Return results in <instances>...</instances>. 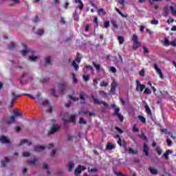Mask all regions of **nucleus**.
<instances>
[{
    "instance_id": "39448f33",
    "label": "nucleus",
    "mask_w": 176,
    "mask_h": 176,
    "mask_svg": "<svg viewBox=\"0 0 176 176\" xmlns=\"http://www.w3.org/2000/svg\"><path fill=\"white\" fill-rule=\"evenodd\" d=\"M86 170V166L79 165L77 168L74 170V174L76 175H79V174H81L82 171H85Z\"/></svg>"
},
{
    "instance_id": "f03ea898",
    "label": "nucleus",
    "mask_w": 176,
    "mask_h": 176,
    "mask_svg": "<svg viewBox=\"0 0 176 176\" xmlns=\"http://www.w3.org/2000/svg\"><path fill=\"white\" fill-rule=\"evenodd\" d=\"M62 119L65 123H67L68 122H70L71 123H76V114H73L69 116L68 118V114L67 113H62L61 114Z\"/></svg>"
},
{
    "instance_id": "aec40b11",
    "label": "nucleus",
    "mask_w": 176,
    "mask_h": 176,
    "mask_svg": "<svg viewBox=\"0 0 176 176\" xmlns=\"http://www.w3.org/2000/svg\"><path fill=\"white\" fill-rule=\"evenodd\" d=\"M16 119V116H12L8 118L7 122L8 123L10 124V123H14V120Z\"/></svg>"
},
{
    "instance_id": "423d86ee",
    "label": "nucleus",
    "mask_w": 176,
    "mask_h": 176,
    "mask_svg": "<svg viewBox=\"0 0 176 176\" xmlns=\"http://www.w3.org/2000/svg\"><path fill=\"white\" fill-rule=\"evenodd\" d=\"M111 89H110V92L111 93V94L115 95L116 94V87H118V82H116V81H113L111 84Z\"/></svg>"
},
{
    "instance_id": "e433bc0d",
    "label": "nucleus",
    "mask_w": 176,
    "mask_h": 176,
    "mask_svg": "<svg viewBox=\"0 0 176 176\" xmlns=\"http://www.w3.org/2000/svg\"><path fill=\"white\" fill-rule=\"evenodd\" d=\"M132 41L135 43V45L138 43V36L135 34H133Z\"/></svg>"
},
{
    "instance_id": "0eeeda50",
    "label": "nucleus",
    "mask_w": 176,
    "mask_h": 176,
    "mask_svg": "<svg viewBox=\"0 0 176 176\" xmlns=\"http://www.w3.org/2000/svg\"><path fill=\"white\" fill-rule=\"evenodd\" d=\"M145 85H142L140 81L136 80V91H144V89H145Z\"/></svg>"
},
{
    "instance_id": "bb28decb",
    "label": "nucleus",
    "mask_w": 176,
    "mask_h": 176,
    "mask_svg": "<svg viewBox=\"0 0 176 176\" xmlns=\"http://www.w3.org/2000/svg\"><path fill=\"white\" fill-rule=\"evenodd\" d=\"M45 33V31L43 29H38L36 32V34L38 35L39 36H42V34Z\"/></svg>"
},
{
    "instance_id": "0e129e2a",
    "label": "nucleus",
    "mask_w": 176,
    "mask_h": 176,
    "mask_svg": "<svg viewBox=\"0 0 176 176\" xmlns=\"http://www.w3.org/2000/svg\"><path fill=\"white\" fill-rule=\"evenodd\" d=\"M166 142H167L168 146H171V145L173 144V141H171L170 139H167Z\"/></svg>"
},
{
    "instance_id": "9b49d317",
    "label": "nucleus",
    "mask_w": 176,
    "mask_h": 176,
    "mask_svg": "<svg viewBox=\"0 0 176 176\" xmlns=\"http://www.w3.org/2000/svg\"><path fill=\"white\" fill-rule=\"evenodd\" d=\"M60 129V126H57V125H54L50 131H48V134H54V133H56V131H58V130Z\"/></svg>"
},
{
    "instance_id": "680f3d73",
    "label": "nucleus",
    "mask_w": 176,
    "mask_h": 176,
    "mask_svg": "<svg viewBox=\"0 0 176 176\" xmlns=\"http://www.w3.org/2000/svg\"><path fill=\"white\" fill-rule=\"evenodd\" d=\"M29 164H35L36 163V159L32 160L28 162Z\"/></svg>"
},
{
    "instance_id": "052dcab7",
    "label": "nucleus",
    "mask_w": 176,
    "mask_h": 176,
    "mask_svg": "<svg viewBox=\"0 0 176 176\" xmlns=\"http://www.w3.org/2000/svg\"><path fill=\"white\" fill-rule=\"evenodd\" d=\"M115 129H116V130L117 131H118V133H120V134H123V130L120 129L119 127H118V126H116Z\"/></svg>"
},
{
    "instance_id": "412c9836",
    "label": "nucleus",
    "mask_w": 176,
    "mask_h": 176,
    "mask_svg": "<svg viewBox=\"0 0 176 176\" xmlns=\"http://www.w3.org/2000/svg\"><path fill=\"white\" fill-rule=\"evenodd\" d=\"M75 61H76V63H80V61H82V56L80 53L79 52L77 53Z\"/></svg>"
},
{
    "instance_id": "4be33fe9",
    "label": "nucleus",
    "mask_w": 176,
    "mask_h": 176,
    "mask_svg": "<svg viewBox=\"0 0 176 176\" xmlns=\"http://www.w3.org/2000/svg\"><path fill=\"white\" fill-rule=\"evenodd\" d=\"M72 65V67H74V69H76V71H78L79 69V65L76 63V60H73Z\"/></svg>"
},
{
    "instance_id": "1a4fd4ad",
    "label": "nucleus",
    "mask_w": 176,
    "mask_h": 176,
    "mask_svg": "<svg viewBox=\"0 0 176 176\" xmlns=\"http://www.w3.org/2000/svg\"><path fill=\"white\" fill-rule=\"evenodd\" d=\"M154 69H155L157 74H159L160 79H163V73L162 72V69L159 68L157 64L154 65Z\"/></svg>"
},
{
    "instance_id": "72a5a7b5",
    "label": "nucleus",
    "mask_w": 176,
    "mask_h": 176,
    "mask_svg": "<svg viewBox=\"0 0 176 176\" xmlns=\"http://www.w3.org/2000/svg\"><path fill=\"white\" fill-rule=\"evenodd\" d=\"M98 13L99 14H100V13H102V16H105V14H107V12H104V9L103 8H99L98 10Z\"/></svg>"
},
{
    "instance_id": "f704fd0d",
    "label": "nucleus",
    "mask_w": 176,
    "mask_h": 176,
    "mask_svg": "<svg viewBox=\"0 0 176 176\" xmlns=\"http://www.w3.org/2000/svg\"><path fill=\"white\" fill-rule=\"evenodd\" d=\"M86 96V94H85L84 91H81L80 94V100H82V101H85V96Z\"/></svg>"
},
{
    "instance_id": "b1692460",
    "label": "nucleus",
    "mask_w": 176,
    "mask_h": 176,
    "mask_svg": "<svg viewBox=\"0 0 176 176\" xmlns=\"http://www.w3.org/2000/svg\"><path fill=\"white\" fill-rule=\"evenodd\" d=\"M118 42H119L120 45H123V43L124 42V37H123L122 36H118Z\"/></svg>"
},
{
    "instance_id": "c756f323",
    "label": "nucleus",
    "mask_w": 176,
    "mask_h": 176,
    "mask_svg": "<svg viewBox=\"0 0 176 176\" xmlns=\"http://www.w3.org/2000/svg\"><path fill=\"white\" fill-rule=\"evenodd\" d=\"M109 71L111 72H112L113 74H116V72H118V70L116 69V67H113V66H111L109 67Z\"/></svg>"
},
{
    "instance_id": "7ed1b4c3",
    "label": "nucleus",
    "mask_w": 176,
    "mask_h": 176,
    "mask_svg": "<svg viewBox=\"0 0 176 176\" xmlns=\"http://www.w3.org/2000/svg\"><path fill=\"white\" fill-rule=\"evenodd\" d=\"M91 98L94 100V104H102L105 108H108V107H109V105L105 101L98 100L97 98L94 97V95H91Z\"/></svg>"
},
{
    "instance_id": "09e8293b",
    "label": "nucleus",
    "mask_w": 176,
    "mask_h": 176,
    "mask_svg": "<svg viewBox=\"0 0 176 176\" xmlns=\"http://www.w3.org/2000/svg\"><path fill=\"white\" fill-rule=\"evenodd\" d=\"M14 116H21V113L19 112L17 110H14Z\"/></svg>"
},
{
    "instance_id": "2eb2a0df",
    "label": "nucleus",
    "mask_w": 176,
    "mask_h": 176,
    "mask_svg": "<svg viewBox=\"0 0 176 176\" xmlns=\"http://www.w3.org/2000/svg\"><path fill=\"white\" fill-rule=\"evenodd\" d=\"M143 152L145 153V156L149 155V147L148 146V144H146V143H144Z\"/></svg>"
},
{
    "instance_id": "49530a36",
    "label": "nucleus",
    "mask_w": 176,
    "mask_h": 176,
    "mask_svg": "<svg viewBox=\"0 0 176 176\" xmlns=\"http://www.w3.org/2000/svg\"><path fill=\"white\" fill-rule=\"evenodd\" d=\"M133 131L135 132V133H138V131H140V130L138 129V127L137 126V124H134L133 126Z\"/></svg>"
},
{
    "instance_id": "a18cd8bd",
    "label": "nucleus",
    "mask_w": 176,
    "mask_h": 176,
    "mask_svg": "<svg viewBox=\"0 0 176 176\" xmlns=\"http://www.w3.org/2000/svg\"><path fill=\"white\" fill-rule=\"evenodd\" d=\"M156 152L157 153V154L159 155H162V153H163V151L162 150V148L160 147H157L156 148Z\"/></svg>"
},
{
    "instance_id": "20e7f679",
    "label": "nucleus",
    "mask_w": 176,
    "mask_h": 176,
    "mask_svg": "<svg viewBox=\"0 0 176 176\" xmlns=\"http://www.w3.org/2000/svg\"><path fill=\"white\" fill-rule=\"evenodd\" d=\"M58 87L59 90L61 91V93H64L65 90H67V88L68 87V85H67V82H60L58 84Z\"/></svg>"
},
{
    "instance_id": "7c9ffc66",
    "label": "nucleus",
    "mask_w": 176,
    "mask_h": 176,
    "mask_svg": "<svg viewBox=\"0 0 176 176\" xmlns=\"http://www.w3.org/2000/svg\"><path fill=\"white\" fill-rule=\"evenodd\" d=\"M6 163H9V158H8V157H5L4 160L1 161V164H2V166H3V167H5Z\"/></svg>"
},
{
    "instance_id": "6ab92c4d",
    "label": "nucleus",
    "mask_w": 176,
    "mask_h": 176,
    "mask_svg": "<svg viewBox=\"0 0 176 176\" xmlns=\"http://www.w3.org/2000/svg\"><path fill=\"white\" fill-rule=\"evenodd\" d=\"M29 97H30V98H32V100H37L39 101V100H41V94L40 93H38L36 96V98L32 96V95L31 94H28Z\"/></svg>"
},
{
    "instance_id": "ea45409f",
    "label": "nucleus",
    "mask_w": 176,
    "mask_h": 176,
    "mask_svg": "<svg viewBox=\"0 0 176 176\" xmlns=\"http://www.w3.org/2000/svg\"><path fill=\"white\" fill-rule=\"evenodd\" d=\"M138 118H139V120H141V122H142V123H146V119L144 118V116H138Z\"/></svg>"
},
{
    "instance_id": "4d7b16f0",
    "label": "nucleus",
    "mask_w": 176,
    "mask_h": 176,
    "mask_svg": "<svg viewBox=\"0 0 176 176\" xmlns=\"http://www.w3.org/2000/svg\"><path fill=\"white\" fill-rule=\"evenodd\" d=\"M94 23H96L95 27L97 28V27H98V18H97V16L94 19Z\"/></svg>"
},
{
    "instance_id": "5fc2aeb1",
    "label": "nucleus",
    "mask_w": 176,
    "mask_h": 176,
    "mask_svg": "<svg viewBox=\"0 0 176 176\" xmlns=\"http://www.w3.org/2000/svg\"><path fill=\"white\" fill-rule=\"evenodd\" d=\"M116 138H118V140L117 142L118 145H120V146H122V139H120V137H119V135H117Z\"/></svg>"
},
{
    "instance_id": "603ef678",
    "label": "nucleus",
    "mask_w": 176,
    "mask_h": 176,
    "mask_svg": "<svg viewBox=\"0 0 176 176\" xmlns=\"http://www.w3.org/2000/svg\"><path fill=\"white\" fill-rule=\"evenodd\" d=\"M140 138L142 140H144V141H148V138L146 137V135H145V134L142 133Z\"/></svg>"
},
{
    "instance_id": "e2e57ef3",
    "label": "nucleus",
    "mask_w": 176,
    "mask_h": 176,
    "mask_svg": "<svg viewBox=\"0 0 176 176\" xmlns=\"http://www.w3.org/2000/svg\"><path fill=\"white\" fill-rule=\"evenodd\" d=\"M104 28H108V27H109V21H104Z\"/></svg>"
},
{
    "instance_id": "37998d69",
    "label": "nucleus",
    "mask_w": 176,
    "mask_h": 176,
    "mask_svg": "<svg viewBox=\"0 0 176 176\" xmlns=\"http://www.w3.org/2000/svg\"><path fill=\"white\" fill-rule=\"evenodd\" d=\"M79 123L80 124H86L87 122L84 120L83 118H80L79 119Z\"/></svg>"
},
{
    "instance_id": "58836bf2",
    "label": "nucleus",
    "mask_w": 176,
    "mask_h": 176,
    "mask_svg": "<svg viewBox=\"0 0 176 176\" xmlns=\"http://www.w3.org/2000/svg\"><path fill=\"white\" fill-rule=\"evenodd\" d=\"M111 24L113 27H114V28H116L117 30L118 28H119V26L118 25V23L116 22V21H112Z\"/></svg>"
},
{
    "instance_id": "79ce46f5",
    "label": "nucleus",
    "mask_w": 176,
    "mask_h": 176,
    "mask_svg": "<svg viewBox=\"0 0 176 176\" xmlns=\"http://www.w3.org/2000/svg\"><path fill=\"white\" fill-rule=\"evenodd\" d=\"M151 24H152L153 25H157V24H159V21H157L156 19H153L151 21Z\"/></svg>"
},
{
    "instance_id": "ddd939ff",
    "label": "nucleus",
    "mask_w": 176,
    "mask_h": 176,
    "mask_svg": "<svg viewBox=\"0 0 176 176\" xmlns=\"http://www.w3.org/2000/svg\"><path fill=\"white\" fill-rule=\"evenodd\" d=\"M116 146L115 144H113V143H112V142H109V143H107V144L106 150H107V151H112V149H115Z\"/></svg>"
},
{
    "instance_id": "6e6552de",
    "label": "nucleus",
    "mask_w": 176,
    "mask_h": 176,
    "mask_svg": "<svg viewBox=\"0 0 176 176\" xmlns=\"http://www.w3.org/2000/svg\"><path fill=\"white\" fill-rule=\"evenodd\" d=\"M42 107H48V109L47 110V112L49 113H52V107L49 105V100H45L42 103Z\"/></svg>"
},
{
    "instance_id": "9d476101",
    "label": "nucleus",
    "mask_w": 176,
    "mask_h": 176,
    "mask_svg": "<svg viewBox=\"0 0 176 176\" xmlns=\"http://www.w3.org/2000/svg\"><path fill=\"white\" fill-rule=\"evenodd\" d=\"M172 5L173 6H170V10L172 16H173V17H176V3H172Z\"/></svg>"
},
{
    "instance_id": "de8ad7c7",
    "label": "nucleus",
    "mask_w": 176,
    "mask_h": 176,
    "mask_svg": "<svg viewBox=\"0 0 176 176\" xmlns=\"http://www.w3.org/2000/svg\"><path fill=\"white\" fill-rule=\"evenodd\" d=\"M144 93V94H151L152 91L149 88H146Z\"/></svg>"
},
{
    "instance_id": "8fccbe9b",
    "label": "nucleus",
    "mask_w": 176,
    "mask_h": 176,
    "mask_svg": "<svg viewBox=\"0 0 176 176\" xmlns=\"http://www.w3.org/2000/svg\"><path fill=\"white\" fill-rule=\"evenodd\" d=\"M80 5L78 6V9L80 10H83V8H85V5H83V2L79 3Z\"/></svg>"
},
{
    "instance_id": "2f4dec72",
    "label": "nucleus",
    "mask_w": 176,
    "mask_h": 176,
    "mask_svg": "<svg viewBox=\"0 0 176 176\" xmlns=\"http://www.w3.org/2000/svg\"><path fill=\"white\" fill-rule=\"evenodd\" d=\"M82 78L85 82H89L90 80V75H83Z\"/></svg>"
},
{
    "instance_id": "393cba45",
    "label": "nucleus",
    "mask_w": 176,
    "mask_h": 176,
    "mask_svg": "<svg viewBox=\"0 0 176 176\" xmlns=\"http://www.w3.org/2000/svg\"><path fill=\"white\" fill-rule=\"evenodd\" d=\"M72 76L73 78V83L76 85V83H78V78H76V74H75V73H72Z\"/></svg>"
},
{
    "instance_id": "dca6fc26",
    "label": "nucleus",
    "mask_w": 176,
    "mask_h": 176,
    "mask_svg": "<svg viewBox=\"0 0 176 176\" xmlns=\"http://www.w3.org/2000/svg\"><path fill=\"white\" fill-rule=\"evenodd\" d=\"M12 96H13V98H12L11 100L10 107H13V102H14V99L19 98V97H20V95H16L14 94V92L12 93Z\"/></svg>"
},
{
    "instance_id": "f257e3e1",
    "label": "nucleus",
    "mask_w": 176,
    "mask_h": 176,
    "mask_svg": "<svg viewBox=\"0 0 176 176\" xmlns=\"http://www.w3.org/2000/svg\"><path fill=\"white\" fill-rule=\"evenodd\" d=\"M21 54L23 56H25V54H29V61H36V59L38 58V56L35 55V52L28 48H25L23 50H22Z\"/></svg>"
},
{
    "instance_id": "a211bd4d",
    "label": "nucleus",
    "mask_w": 176,
    "mask_h": 176,
    "mask_svg": "<svg viewBox=\"0 0 176 176\" xmlns=\"http://www.w3.org/2000/svg\"><path fill=\"white\" fill-rule=\"evenodd\" d=\"M67 167H68V170L71 172L72 171V169L75 168V164H74V162H69L67 164Z\"/></svg>"
},
{
    "instance_id": "a878e982",
    "label": "nucleus",
    "mask_w": 176,
    "mask_h": 176,
    "mask_svg": "<svg viewBox=\"0 0 176 176\" xmlns=\"http://www.w3.org/2000/svg\"><path fill=\"white\" fill-rule=\"evenodd\" d=\"M170 153H173V151H171L170 150H167L166 153H164V157H165V159H168V155H170Z\"/></svg>"
},
{
    "instance_id": "bf43d9fd",
    "label": "nucleus",
    "mask_w": 176,
    "mask_h": 176,
    "mask_svg": "<svg viewBox=\"0 0 176 176\" xmlns=\"http://www.w3.org/2000/svg\"><path fill=\"white\" fill-rule=\"evenodd\" d=\"M85 68H87L88 69H90L91 71H93V66L90 65H85Z\"/></svg>"
},
{
    "instance_id": "473e14b6",
    "label": "nucleus",
    "mask_w": 176,
    "mask_h": 176,
    "mask_svg": "<svg viewBox=\"0 0 176 176\" xmlns=\"http://www.w3.org/2000/svg\"><path fill=\"white\" fill-rule=\"evenodd\" d=\"M129 153H131L132 155H137L138 151L133 150L131 148H129Z\"/></svg>"
},
{
    "instance_id": "69168bd1",
    "label": "nucleus",
    "mask_w": 176,
    "mask_h": 176,
    "mask_svg": "<svg viewBox=\"0 0 176 176\" xmlns=\"http://www.w3.org/2000/svg\"><path fill=\"white\" fill-rule=\"evenodd\" d=\"M93 85H94V86H96V85H98V78L94 79Z\"/></svg>"
},
{
    "instance_id": "f3484780",
    "label": "nucleus",
    "mask_w": 176,
    "mask_h": 176,
    "mask_svg": "<svg viewBox=\"0 0 176 176\" xmlns=\"http://www.w3.org/2000/svg\"><path fill=\"white\" fill-rule=\"evenodd\" d=\"M44 149H46V147H45L43 146H36L34 148V151L36 152H42V151H43Z\"/></svg>"
},
{
    "instance_id": "f8f14e48",
    "label": "nucleus",
    "mask_w": 176,
    "mask_h": 176,
    "mask_svg": "<svg viewBox=\"0 0 176 176\" xmlns=\"http://www.w3.org/2000/svg\"><path fill=\"white\" fill-rule=\"evenodd\" d=\"M0 142L1 144H10V140L6 136H1L0 137Z\"/></svg>"
},
{
    "instance_id": "c03bdc74",
    "label": "nucleus",
    "mask_w": 176,
    "mask_h": 176,
    "mask_svg": "<svg viewBox=\"0 0 176 176\" xmlns=\"http://www.w3.org/2000/svg\"><path fill=\"white\" fill-rule=\"evenodd\" d=\"M100 86H101V87H107L108 86V82H107L105 81H102L100 82Z\"/></svg>"
},
{
    "instance_id": "338daca9",
    "label": "nucleus",
    "mask_w": 176,
    "mask_h": 176,
    "mask_svg": "<svg viewBox=\"0 0 176 176\" xmlns=\"http://www.w3.org/2000/svg\"><path fill=\"white\" fill-rule=\"evenodd\" d=\"M146 32L149 34V35H152L153 34V31H152L151 29H146Z\"/></svg>"
},
{
    "instance_id": "774afa93",
    "label": "nucleus",
    "mask_w": 176,
    "mask_h": 176,
    "mask_svg": "<svg viewBox=\"0 0 176 176\" xmlns=\"http://www.w3.org/2000/svg\"><path fill=\"white\" fill-rule=\"evenodd\" d=\"M30 152H24L23 153V156H24V157H27L30 156Z\"/></svg>"
},
{
    "instance_id": "13d9d810",
    "label": "nucleus",
    "mask_w": 176,
    "mask_h": 176,
    "mask_svg": "<svg viewBox=\"0 0 176 176\" xmlns=\"http://www.w3.org/2000/svg\"><path fill=\"white\" fill-rule=\"evenodd\" d=\"M88 171H89V173H97V168H91L90 169V168H89Z\"/></svg>"
},
{
    "instance_id": "864d4df0",
    "label": "nucleus",
    "mask_w": 176,
    "mask_h": 176,
    "mask_svg": "<svg viewBox=\"0 0 176 176\" xmlns=\"http://www.w3.org/2000/svg\"><path fill=\"white\" fill-rule=\"evenodd\" d=\"M69 98H71V100H72V101H79V98L75 97V96H69Z\"/></svg>"
},
{
    "instance_id": "cd10ccee",
    "label": "nucleus",
    "mask_w": 176,
    "mask_h": 176,
    "mask_svg": "<svg viewBox=\"0 0 176 176\" xmlns=\"http://www.w3.org/2000/svg\"><path fill=\"white\" fill-rule=\"evenodd\" d=\"M93 65L94 68H96V71H100V68H101V65L96 64V62H93Z\"/></svg>"
},
{
    "instance_id": "3c124183",
    "label": "nucleus",
    "mask_w": 176,
    "mask_h": 176,
    "mask_svg": "<svg viewBox=\"0 0 176 176\" xmlns=\"http://www.w3.org/2000/svg\"><path fill=\"white\" fill-rule=\"evenodd\" d=\"M52 60V58L50 56H47L45 58V64H50V61Z\"/></svg>"
},
{
    "instance_id": "a19ab883",
    "label": "nucleus",
    "mask_w": 176,
    "mask_h": 176,
    "mask_svg": "<svg viewBox=\"0 0 176 176\" xmlns=\"http://www.w3.org/2000/svg\"><path fill=\"white\" fill-rule=\"evenodd\" d=\"M117 116H118V119H119V120L120 121V122H123V120L124 119V118L123 117V116L122 115V113H118L117 114Z\"/></svg>"
},
{
    "instance_id": "4c0bfd02",
    "label": "nucleus",
    "mask_w": 176,
    "mask_h": 176,
    "mask_svg": "<svg viewBox=\"0 0 176 176\" xmlns=\"http://www.w3.org/2000/svg\"><path fill=\"white\" fill-rule=\"evenodd\" d=\"M149 170H150V173L151 174H154V175L157 174V169H155V168H150Z\"/></svg>"
},
{
    "instance_id": "5701e85b",
    "label": "nucleus",
    "mask_w": 176,
    "mask_h": 176,
    "mask_svg": "<svg viewBox=\"0 0 176 176\" xmlns=\"http://www.w3.org/2000/svg\"><path fill=\"white\" fill-rule=\"evenodd\" d=\"M24 144H26V145H31V141L27 140H22L21 141L20 145H24Z\"/></svg>"
},
{
    "instance_id": "c85d7f7f",
    "label": "nucleus",
    "mask_w": 176,
    "mask_h": 176,
    "mask_svg": "<svg viewBox=\"0 0 176 176\" xmlns=\"http://www.w3.org/2000/svg\"><path fill=\"white\" fill-rule=\"evenodd\" d=\"M12 3L10 4V6H14V5H19L20 3L19 0H12Z\"/></svg>"
},
{
    "instance_id": "4468645a",
    "label": "nucleus",
    "mask_w": 176,
    "mask_h": 176,
    "mask_svg": "<svg viewBox=\"0 0 176 176\" xmlns=\"http://www.w3.org/2000/svg\"><path fill=\"white\" fill-rule=\"evenodd\" d=\"M164 10V17H167L168 16V14L170 13V6H165L163 8Z\"/></svg>"
},
{
    "instance_id": "c9c22d12",
    "label": "nucleus",
    "mask_w": 176,
    "mask_h": 176,
    "mask_svg": "<svg viewBox=\"0 0 176 176\" xmlns=\"http://www.w3.org/2000/svg\"><path fill=\"white\" fill-rule=\"evenodd\" d=\"M145 109H146V113L151 114V108H149V105L146 104L144 107Z\"/></svg>"
},
{
    "instance_id": "6e6d98bb",
    "label": "nucleus",
    "mask_w": 176,
    "mask_h": 176,
    "mask_svg": "<svg viewBox=\"0 0 176 176\" xmlns=\"http://www.w3.org/2000/svg\"><path fill=\"white\" fill-rule=\"evenodd\" d=\"M41 83H46L47 82H49V78H44L41 79Z\"/></svg>"
}]
</instances>
